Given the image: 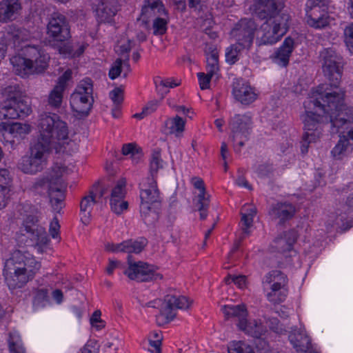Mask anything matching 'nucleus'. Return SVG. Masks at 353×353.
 Masks as SVG:
<instances>
[{
  "label": "nucleus",
  "instance_id": "nucleus-27",
  "mask_svg": "<svg viewBox=\"0 0 353 353\" xmlns=\"http://www.w3.org/2000/svg\"><path fill=\"white\" fill-rule=\"evenodd\" d=\"M146 244V240L141 241L128 240L120 243H107L105 244V249L111 252L119 253H135L141 252Z\"/></svg>",
  "mask_w": 353,
  "mask_h": 353
},
{
  "label": "nucleus",
  "instance_id": "nucleus-18",
  "mask_svg": "<svg viewBox=\"0 0 353 353\" xmlns=\"http://www.w3.org/2000/svg\"><path fill=\"white\" fill-rule=\"evenodd\" d=\"M128 265L124 274L131 280L143 282L162 278L153 266L142 261L134 262L130 256H128Z\"/></svg>",
  "mask_w": 353,
  "mask_h": 353
},
{
  "label": "nucleus",
  "instance_id": "nucleus-55",
  "mask_svg": "<svg viewBox=\"0 0 353 353\" xmlns=\"http://www.w3.org/2000/svg\"><path fill=\"white\" fill-rule=\"evenodd\" d=\"M190 183L193 187L192 194L206 190L203 179L198 176H192L190 179Z\"/></svg>",
  "mask_w": 353,
  "mask_h": 353
},
{
  "label": "nucleus",
  "instance_id": "nucleus-12",
  "mask_svg": "<svg viewBox=\"0 0 353 353\" xmlns=\"http://www.w3.org/2000/svg\"><path fill=\"white\" fill-rule=\"evenodd\" d=\"M290 16L284 14L274 19H268L257 30V40L260 45L274 44L288 32Z\"/></svg>",
  "mask_w": 353,
  "mask_h": 353
},
{
  "label": "nucleus",
  "instance_id": "nucleus-36",
  "mask_svg": "<svg viewBox=\"0 0 353 353\" xmlns=\"http://www.w3.org/2000/svg\"><path fill=\"white\" fill-rule=\"evenodd\" d=\"M11 185L10 172L6 169H0V210L6 205Z\"/></svg>",
  "mask_w": 353,
  "mask_h": 353
},
{
  "label": "nucleus",
  "instance_id": "nucleus-6",
  "mask_svg": "<svg viewBox=\"0 0 353 353\" xmlns=\"http://www.w3.org/2000/svg\"><path fill=\"white\" fill-rule=\"evenodd\" d=\"M50 57L43 50L35 46H26L22 54L12 57L10 62L14 72L21 77L41 73L48 66Z\"/></svg>",
  "mask_w": 353,
  "mask_h": 353
},
{
  "label": "nucleus",
  "instance_id": "nucleus-58",
  "mask_svg": "<svg viewBox=\"0 0 353 353\" xmlns=\"http://www.w3.org/2000/svg\"><path fill=\"white\" fill-rule=\"evenodd\" d=\"M131 48V42L130 40L118 41L115 50L120 54L127 53Z\"/></svg>",
  "mask_w": 353,
  "mask_h": 353
},
{
  "label": "nucleus",
  "instance_id": "nucleus-35",
  "mask_svg": "<svg viewBox=\"0 0 353 353\" xmlns=\"http://www.w3.org/2000/svg\"><path fill=\"white\" fill-rule=\"evenodd\" d=\"M117 8L108 1H100L95 9L97 20L101 23H110L117 13Z\"/></svg>",
  "mask_w": 353,
  "mask_h": 353
},
{
  "label": "nucleus",
  "instance_id": "nucleus-20",
  "mask_svg": "<svg viewBox=\"0 0 353 353\" xmlns=\"http://www.w3.org/2000/svg\"><path fill=\"white\" fill-rule=\"evenodd\" d=\"M353 151V128L347 131L340 132L339 139L332 149L330 154L336 161L347 158Z\"/></svg>",
  "mask_w": 353,
  "mask_h": 353
},
{
  "label": "nucleus",
  "instance_id": "nucleus-54",
  "mask_svg": "<svg viewBox=\"0 0 353 353\" xmlns=\"http://www.w3.org/2000/svg\"><path fill=\"white\" fill-rule=\"evenodd\" d=\"M197 77L199 80V86L201 90L210 88V81L212 79L214 78V77L212 75H208V74L205 72L197 73Z\"/></svg>",
  "mask_w": 353,
  "mask_h": 353
},
{
  "label": "nucleus",
  "instance_id": "nucleus-40",
  "mask_svg": "<svg viewBox=\"0 0 353 353\" xmlns=\"http://www.w3.org/2000/svg\"><path fill=\"white\" fill-rule=\"evenodd\" d=\"M130 70V68L127 59L122 60L121 59H117L112 63L110 69L109 77L111 79H115L121 74H123L124 77H126Z\"/></svg>",
  "mask_w": 353,
  "mask_h": 353
},
{
  "label": "nucleus",
  "instance_id": "nucleus-57",
  "mask_svg": "<svg viewBox=\"0 0 353 353\" xmlns=\"http://www.w3.org/2000/svg\"><path fill=\"white\" fill-rule=\"evenodd\" d=\"M123 90L121 88H115L110 92V97L114 103L119 104L123 101Z\"/></svg>",
  "mask_w": 353,
  "mask_h": 353
},
{
  "label": "nucleus",
  "instance_id": "nucleus-4",
  "mask_svg": "<svg viewBox=\"0 0 353 353\" xmlns=\"http://www.w3.org/2000/svg\"><path fill=\"white\" fill-rule=\"evenodd\" d=\"M75 165L66 160L56 161L46 179L37 182L36 185L48 190L50 202L55 210L59 211L63 206L66 184L63 178L73 172Z\"/></svg>",
  "mask_w": 353,
  "mask_h": 353
},
{
  "label": "nucleus",
  "instance_id": "nucleus-5",
  "mask_svg": "<svg viewBox=\"0 0 353 353\" xmlns=\"http://www.w3.org/2000/svg\"><path fill=\"white\" fill-rule=\"evenodd\" d=\"M315 100L316 98L312 97L306 98L303 102L304 112L301 115L304 129L301 146V151L303 154L307 152L310 143L320 140L323 131L321 124L327 120L325 115L321 114V112H324L323 110L316 106Z\"/></svg>",
  "mask_w": 353,
  "mask_h": 353
},
{
  "label": "nucleus",
  "instance_id": "nucleus-26",
  "mask_svg": "<svg viewBox=\"0 0 353 353\" xmlns=\"http://www.w3.org/2000/svg\"><path fill=\"white\" fill-rule=\"evenodd\" d=\"M289 340L298 353H313L310 339L304 327L293 328Z\"/></svg>",
  "mask_w": 353,
  "mask_h": 353
},
{
  "label": "nucleus",
  "instance_id": "nucleus-44",
  "mask_svg": "<svg viewBox=\"0 0 353 353\" xmlns=\"http://www.w3.org/2000/svg\"><path fill=\"white\" fill-rule=\"evenodd\" d=\"M165 162L161 159L160 150L159 149L154 150L152 153L150 160V177L154 178V174L159 170L163 168Z\"/></svg>",
  "mask_w": 353,
  "mask_h": 353
},
{
  "label": "nucleus",
  "instance_id": "nucleus-52",
  "mask_svg": "<svg viewBox=\"0 0 353 353\" xmlns=\"http://www.w3.org/2000/svg\"><path fill=\"white\" fill-rule=\"evenodd\" d=\"M225 282L227 284L234 283L237 287L243 289L246 287L247 279L244 275H228L225 278Z\"/></svg>",
  "mask_w": 353,
  "mask_h": 353
},
{
  "label": "nucleus",
  "instance_id": "nucleus-13",
  "mask_svg": "<svg viewBox=\"0 0 353 353\" xmlns=\"http://www.w3.org/2000/svg\"><path fill=\"white\" fill-rule=\"evenodd\" d=\"M93 86L89 79L81 81L77 85L70 99L72 110L77 117L87 116L93 103Z\"/></svg>",
  "mask_w": 353,
  "mask_h": 353
},
{
  "label": "nucleus",
  "instance_id": "nucleus-8",
  "mask_svg": "<svg viewBox=\"0 0 353 353\" xmlns=\"http://www.w3.org/2000/svg\"><path fill=\"white\" fill-rule=\"evenodd\" d=\"M41 214L36 209L30 212L23 221L21 232H26L32 246L38 253H43L49 246L50 239L41 223Z\"/></svg>",
  "mask_w": 353,
  "mask_h": 353
},
{
  "label": "nucleus",
  "instance_id": "nucleus-42",
  "mask_svg": "<svg viewBox=\"0 0 353 353\" xmlns=\"http://www.w3.org/2000/svg\"><path fill=\"white\" fill-rule=\"evenodd\" d=\"M265 292L268 300L274 304H277L285 300L288 294V289L279 288L272 290H266Z\"/></svg>",
  "mask_w": 353,
  "mask_h": 353
},
{
  "label": "nucleus",
  "instance_id": "nucleus-59",
  "mask_svg": "<svg viewBox=\"0 0 353 353\" xmlns=\"http://www.w3.org/2000/svg\"><path fill=\"white\" fill-rule=\"evenodd\" d=\"M253 218V216L248 215L247 212H241V222L244 225L243 230L245 233H248V229L252 224Z\"/></svg>",
  "mask_w": 353,
  "mask_h": 353
},
{
  "label": "nucleus",
  "instance_id": "nucleus-39",
  "mask_svg": "<svg viewBox=\"0 0 353 353\" xmlns=\"http://www.w3.org/2000/svg\"><path fill=\"white\" fill-rule=\"evenodd\" d=\"M95 203V200L92 194H89L83 198L81 201V220L85 225H88L91 217V211Z\"/></svg>",
  "mask_w": 353,
  "mask_h": 353
},
{
  "label": "nucleus",
  "instance_id": "nucleus-9",
  "mask_svg": "<svg viewBox=\"0 0 353 353\" xmlns=\"http://www.w3.org/2000/svg\"><path fill=\"white\" fill-rule=\"evenodd\" d=\"M192 301L185 296L168 294L163 301L154 300L146 303L147 307H159V314L157 316L159 325L166 324L172 321L176 315L177 310H188L191 307Z\"/></svg>",
  "mask_w": 353,
  "mask_h": 353
},
{
  "label": "nucleus",
  "instance_id": "nucleus-30",
  "mask_svg": "<svg viewBox=\"0 0 353 353\" xmlns=\"http://www.w3.org/2000/svg\"><path fill=\"white\" fill-rule=\"evenodd\" d=\"M167 11L160 0H145L141 9V17L145 22L159 15L165 14Z\"/></svg>",
  "mask_w": 353,
  "mask_h": 353
},
{
  "label": "nucleus",
  "instance_id": "nucleus-21",
  "mask_svg": "<svg viewBox=\"0 0 353 353\" xmlns=\"http://www.w3.org/2000/svg\"><path fill=\"white\" fill-rule=\"evenodd\" d=\"M232 94L237 101L245 105L252 103L258 97L256 89L243 79H236L233 83Z\"/></svg>",
  "mask_w": 353,
  "mask_h": 353
},
{
  "label": "nucleus",
  "instance_id": "nucleus-29",
  "mask_svg": "<svg viewBox=\"0 0 353 353\" xmlns=\"http://www.w3.org/2000/svg\"><path fill=\"white\" fill-rule=\"evenodd\" d=\"M288 278L285 274L279 270L268 272L263 278V286L265 290L288 288Z\"/></svg>",
  "mask_w": 353,
  "mask_h": 353
},
{
  "label": "nucleus",
  "instance_id": "nucleus-41",
  "mask_svg": "<svg viewBox=\"0 0 353 353\" xmlns=\"http://www.w3.org/2000/svg\"><path fill=\"white\" fill-rule=\"evenodd\" d=\"M8 345L12 353H26L19 334L16 331L10 333Z\"/></svg>",
  "mask_w": 353,
  "mask_h": 353
},
{
  "label": "nucleus",
  "instance_id": "nucleus-38",
  "mask_svg": "<svg viewBox=\"0 0 353 353\" xmlns=\"http://www.w3.org/2000/svg\"><path fill=\"white\" fill-rule=\"evenodd\" d=\"M225 319H230L236 317L238 319L239 322L241 320H243L244 318L247 317L248 312L244 305H223L221 307Z\"/></svg>",
  "mask_w": 353,
  "mask_h": 353
},
{
  "label": "nucleus",
  "instance_id": "nucleus-23",
  "mask_svg": "<svg viewBox=\"0 0 353 353\" xmlns=\"http://www.w3.org/2000/svg\"><path fill=\"white\" fill-rule=\"evenodd\" d=\"M125 180L120 179L111 191L110 205L111 210L117 214H121L128 207V203L125 200Z\"/></svg>",
  "mask_w": 353,
  "mask_h": 353
},
{
  "label": "nucleus",
  "instance_id": "nucleus-22",
  "mask_svg": "<svg viewBox=\"0 0 353 353\" xmlns=\"http://www.w3.org/2000/svg\"><path fill=\"white\" fill-rule=\"evenodd\" d=\"M48 34L56 41H63L70 37L69 25L63 15H53L48 25Z\"/></svg>",
  "mask_w": 353,
  "mask_h": 353
},
{
  "label": "nucleus",
  "instance_id": "nucleus-62",
  "mask_svg": "<svg viewBox=\"0 0 353 353\" xmlns=\"http://www.w3.org/2000/svg\"><path fill=\"white\" fill-rule=\"evenodd\" d=\"M149 350L152 353H161V342L159 341H154L152 339H149Z\"/></svg>",
  "mask_w": 353,
  "mask_h": 353
},
{
  "label": "nucleus",
  "instance_id": "nucleus-37",
  "mask_svg": "<svg viewBox=\"0 0 353 353\" xmlns=\"http://www.w3.org/2000/svg\"><path fill=\"white\" fill-rule=\"evenodd\" d=\"M295 212L294 207L289 203H277L271 210L273 219H278L280 223L292 217Z\"/></svg>",
  "mask_w": 353,
  "mask_h": 353
},
{
  "label": "nucleus",
  "instance_id": "nucleus-15",
  "mask_svg": "<svg viewBox=\"0 0 353 353\" xmlns=\"http://www.w3.org/2000/svg\"><path fill=\"white\" fill-rule=\"evenodd\" d=\"M306 22L316 29L325 28L330 22L327 6L323 0H307L305 5Z\"/></svg>",
  "mask_w": 353,
  "mask_h": 353
},
{
  "label": "nucleus",
  "instance_id": "nucleus-64",
  "mask_svg": "<svg viewBox=\"0 0 353 353\" xmlns=\"http://www.w3.org/2000/svg\"><path fill=\"white\" fill-rule=\"evenodd\" d=\"M119 263H120L119 261L110 260L109 264H108V267L106 268V272L108 274H112L113 273L114 269H116L119 266Z\"/></svg>",
  "mask_w": 353,
  "mask_h": 353
},
{
  "label": "nucleus",
  "instance_id": "nucleus-11",
  "mask_svg": "<svg viewBox=\"0 0 353 353\" xmlns=\"http://www.w3.org/2000/svg\"><path fill=\"white\" fill-rule=\"evenodd\" d=\"M6 92L8 96L0 105V120L23 118L31 113L29 103L16 88L9 87Z\"/></svg>",
  "mask_w": 353,
  "mask_h": 353
},
{
  "label": "nucleus",
  "instance_id": "nucleus-63",
  "mask_svg": "<svg viewBox=\"0 0 353 353\" xmlns=\"http://www.w3.org/2000/svg\"><path fill=\"white\" fill-rule=\"evenodd\" d=\"M158 107L157 101H150L143 109V113H146L147 115L154 112Z\"/></svg>",
  "mask_w": 353,
  "mask_h": 353
},
{
  "label": "nucleus",
  "instance_id": "nucleus-33",
  "mask_svg": "<svg viewBox=\"0 0 353 353\" xmlns=\"http://www.w3.org/2000/svg\"><path fill=\"white\" fill-rule=\"evenodd\" d=\"M206 55V72L208 75L214 77L217 79L219 76V66L218 51L214 46H207L205 49Z\"/></svg>",
  "mask_w": 353,
  "mask_h": 353
},
{
  "label": "nucleus",
  "instance_id": "nucleus-31",
  "mask_svg": "<svg viewBox=\"0 0 353 353\" xmlns=\"http://www.w3.org/2000/svg\"><path fill=\"white\" fill-rule=\"evenodd\" d=\"M186 121L179 116L168 118L163 123L161 130L168 135L181 137L185 130Z\"/></svg>",
  "mask_w": 353,
  "mask_h": 353
},
{
  "label": "nucleus",
  "instance_id": "nucleus-47",
  "mask_svg": "<svg viewBox=\"0 0 353 353\" xmlns=\"http://www.w3.org/2000/svg\"><path fill=\"white\" fill-rule=\"evenodd\" d=\"M88 45L85 43L78 44L75 49H72L69 44H65L59 50L60 54L65 56L75 57H79L83 54Z\"/></svg>",
  "mask_w": 353,
  "mask_h": 353
},
{
  "label": "nucleus",
  "instance_id": "nucleus-53",
  "mask_svg": "<svg viewBox=\"0 0 353 353\" xmlns=\"http://www.w3.org/2000/svg\"><path fill=\"white\" fill-rule=\"evenodd\" d=\"M345 42L351 53H353V23H350L344 30Z\"/></svg>",
  "mask_w": 353,
  "mask_h": 353
},
{
  "label": "nucleus",
  "instance_id": "nucleus-51",
  "mask_svg": "<svg viewBox=\"0 0 353 353\" xmlns=\"http://www.w3.org/2000/svg\"><path fill=\"white\" fill-rule=\"evenodd\" d=\"M154 83L157 88L163 92H167L168 88H172L179 85V82H176L172 79H162L160 77H156L154 79Z\"/></svg>",
  "mask_w": 353,
  "mask_h": 353
},
{
  "label": "nucleus",
  "instance_id": "nucleus-49",
  "mask_svg": "<svg viewBox=\"0 0 353 353\" xmlns=\"http://www.w3.org/2000/svg\"><path fill=\"white\" fill-rule=\"evenodd\" d=\"M64 90L57 86L54 87L48 97V103L51 106L58 108L61 105Z\"/></svg>",
  "mask_w": 353,
  "mask_h": 353
},
{
  "label": "nucleus",
  "instance_id": "nucleus-3",
  "mask_svg": "<svg viewBox=\"0 0 353 353\" xmlns=\"http://www.w3.org/2000/svg\"><path fill=\"white\" fill-rule=\"evenodd\" d=\"M41 263L27 252L15 250L6 261L3 275L10 290L23 288L41 269Z\"/></svg>",
  "mask_w": 353,
  "mask_h": 353
},
{
  "label": "nucleus",
  "instance_id": "nucleus-7",
  "mask_svg": "<svg viewBox=\"0 0 353 353\" xmlns=\"http://www.w3.org/2000/svg\"><path fill=\"white\" fill-rule=\"evenodd\" d=\"M256 25L252 19H241L232 30L231 34L235 38L236 43L231 45L225 50V60L230 64H234L239 58L243 49H248L252 43L254 32Z\"/></svg>",
  "mask_w": 353,
  "mask_h": 353
},
{
  "label": "nucleus",
  "instance_id": "nucleus-19",
  "mask_svg": "<svg viewBox=\"0 0 353 353\" xmlns=\"http://www.w3.org/2000/svg\"><path fill=\"white\" fill-rule=\"evenodd\" d=\"M284 0H256L250 7V13L261 19H274L285 14L281 12Z\"/></svg>",
  "mask_w": 353,
  "mask_h": 353
},
{
  "label": "nucleus",
  "instance_id": "nucleus-16",
  "mask_svg": "<svg viewBox=\"0 0 353 353\" xmlns=\"http://www.w3.org/2000/svg\"><path fill=\"white\" fill-rule=\"evenodd\" d=\"M252 127V118L248 114H236L229 122L230 139L234 146L243 145Z\"/></svg>",
  "mask_w": 353,
  "mask_h": 353
},
{
  "label": "nucleus",
  "instance_id": "nucleus-32",
  "mask_svg": "<svg viewBox=\"0 0 353 353\" xmlns=\"http://www.w3.org/2000/svg\"><path fill=\"white\" fill-rule=\"evenodd\" d=\"M238 327L245 334L254 338H260L266 332V327L261 321L249 320L246 317L237 323Z\"/></svg>",
  "mask_w": 353,
  "mask_h": 353
},
{
  "label": "nucleus",
  "instance_id": "nucleus-50",
  "mask_svg": "<svg viewBox=\"0 0 353 353\" xmlns=\"http://www.w3.org/2000/svg\"><path fill=\"white\" fill-rule=\"evenodd\" d=\"M122 154L125 156H129L134 161L137 162L141 157L139 149L134 143H128L123 145Z\"/></svg>",
  "mask_w": 353,
  "mask_h": 353
},
{
  "label": "nucleus",
  "instance_id": "nucleus-56",
  "mask_svg": "<svg viewBox=\"0 0 353 353\" xmlns=\"http://www.w3.org/2000/svg\"><path fill=\"white\" fill-rule=\"evenodd\" d=\"M72 70L70 69L66 70L63 74L58 78L57 84L55 86L65 90L66 88L67 83L72 78Z\"/></svg>",
  "mask_w": 353,
  "mask_h": 353
},
{
  "label": "nucleus",
  "instance_id": "nucleus-60",
  "mask_svg": "<svg viewBox=\"0 0 353 353\" xmlns=\"http://www.w3.org/2000/svg\"><path fill=\"white\" fill-rule=\"evenodd\" d=\"M59 228L60 225L59 224V221L57 218L53 219V220L50 223L49 232L50 233L51 236L53 239H57L59 237Z\"/></svg>",
  "mask_w": 353,
  "mask_h": 353
},
{
  "label": "nucleus",
  "instance_id": "nucleus-25",
  "mask_svg": "<svg viewBox=\"0 0 353 353\" xmlns=\"http://www.w3.org/2000/svg\"><path fill=\"white\" fill-rule=\"evenodd\" d=\"M289 340L298 353H313L310 339L304 327L293 328Z\"/></svg>",
  "mask_w": 353,
  "mask_h": 353
},
{
  "label": "nucleus",
  "instance_id": "nucleus-17",
  "mask_svg": "<svg viewBox=\"0 0 353 353\" xmlns=\"http://www.w3.org/2000/svg\"><path fill=\"white\" fill-rule=\"evenodd\" d=\"M32 125L28 123L1 122L0 141L14 144L15 141H19L24 139L32 132Z\"/></svg>",
  "mask_w": 353,
  "mask_h": 353
},
{
  "label": "nucleus",
  "instance_id": "nucleus-2",
  "mask_svg": "<svg viewBox=\"0 0 353 353\" xmlns=\"http://www.w3.org/2000/svg\"><path fill=\"white\" fill-rule=\"evenodd\" d=\"M327 85L319 87L316 90H312L307 98L314 97L316 98V104L318 108H322L324 112H321L327 117V120L321 124L324 125L330 123L333 133L347 131L352 128L353 108L343 103L344 92L328 91Z\"/></svg>",
  "mask_w": 353,
  "mask_h": 353
},
{
  "label": "nucleus",
  "instance_id": "nucleus-1",
  "mask_svg": "<svg viewBox=\"0 0 353 353\" xmlns=\"http://www.w3.org/2000/svg\"><path fill=\"white\" fill-rule=\"evenodd\" d=\"M36 128L37 136L31 143L30 154L22 157L18 163L19 169L25 174L41 172L47 165L50 154L69 155L77 150L67 123L59 115L50 112L41 114Z\"/></svg>",
  "mask_w": 353,
  "mask_h": 353
},
{
  "label": "nucleus",
  "instance_id": "nucleus-46",
  "mask_svg": "<svg viewBox=\"0 0 353 353\" xmlns=\"http://www.w3.org/2000/svg\"><path fill=\"white\" fill-rule=\"evenodd\" d=\"M169 21L168 12L165 14L156 17L153 21V32L154 34H163L167 30Z\"/></svg>",
  "mask_w": 353,
  "mask_h": 353
},
{
  "label": "nucleus",
  "instance_id": "nucleus-34",
  "mask_svg": "<svg viewBox=\"0 0 353 353\" xmlns=\"http://www.w3.org/2000/svg\"><path fill=\"white\" fill-rule=\"evenodd\" d=\"M296 239V234L293 231L285 232L283 235L276 238L271 245L273 251L285 252L290 251Z\"/></svg>",
  "mask_w": 353,
  "mask_h": 353
},
{
  "label": "nucleus",
  "instance_id": "nucleus-61",
  "mask_svg": "<svg viewBox=\"0 0 353 353\" xmlns=\"http://www.w3.org/2000/svg\"><path fill=\"white\" fill-rule=\"evenodd\" d=\"M170 106H171L175 111L186 115L190 119H192L194 112L188 108L184 105H172L170 101L168 102Z\"/></svg>",
  "mask_w": 353,
  "mask_h": 353
},
{
  "label": "nucleus",
  "instance_id": "nucleus-45",
  "mask_svg": "<svg viewBox=\"0 0 353 353\" xmlns=\"http://www.w3.org/2000/svg\"><path fill=\"white\" fill-rule=\"evenodd\" d=\"M228 353H255L250 345L245 341H232L228 347Z\"/></svg>",
  "mask_w": 353,
  "mask_h": 353
},
{
  "label": "nucleus",
  "instance_id": "nucleus-28",
  "mask_svg": "<svg viewBox=\"0 0 353 353\" xmlns=\"http://www.w3.org/2000/svg\"><path fill=\"white\" fill-rule=\"evenodd\" d=\"M294 48V39L291 37L285 38L281 46L272 55L273 62L281 66H286Z\"/></svg>",
  "mask_w": 353,
  "mask_h": 353
},
{
  "label": "nucleus",
  "instance_id": "nucleus-43",
  "mask_svg": "<svg viewBox=\"0 0 353 353\" xmlns=\"http://www.w3.org/2000/svg\"><path fill=\"white\" fill-rule=\"evenodd\" d=\"M48 289L41 287L37 289L34 293L33 305L36 308L43 307L48 301Z\"/></svg>",
  "mask_w": 353,
  "mask_h": 353
},
{
  "label": "nucleus",
  "instance_id": "nucleus-24",
  "mask_svg": "<svg viewBox=\"0 0 353 353\" xmlns=\"http://www.w3.org/2000/svg\"><path fill=\"white\" fill-rule=\"evenodd\" d=\"M23 6L20 0H0L1 23L17 20L21 14Z\"/></svg>",
  "mask_w": 353,
  "mask_h": 353
},
{
  "label": "nucleus",
  "instance_id": "nucleus-14",
  "mask_svg": "<svg viewBox=\"0 0 353 353\" xmlns=\"http://www.w3.org/2000/svg\"><path fill=\"white\" fill-rule=\"evenodd\" d=\"M140 186L141 214L145 219L150 214L155 218V207L161 201L156 180L153 177H148L141 183Z\"/></svg>",
  "mask_w": 353,
  "mask_h": 353
},
{
  "label": "nucleus",
  "instance_id": "nucleus-10",
  "mask_svg": "<svg viewBox=\"0 0 353 353\" xmlns=\"http://www.w3.org/2000/svg\"><path fill=\"white\" fill-rule=\"evenodd\" d=\"M321 63L324 76L329 81V84H322L319 87L327 85L330 91L342 90L339 88L343 72V61L341 57L333 49L326 48L321 52Z\"/></svg>",
  "mask_w": 353,
  "mask_h": 353
},
{
  "label": "nucleus",
  "instance_id": "nucleus-48",
  "mask_svg": "<svg viewBox=\"0 0 353 353\" xmlns=\"http://www.w3.org/2000/svg\"><path fill=\"white\" fill-rule=\"evenodd\" d=\"M210 201V195L207 191L195 192L193 194V203L196 208H208Z\"/></svg>",
  "mask_w": 353,
  "mask_h": 353
}]
</instances>
